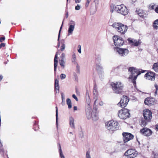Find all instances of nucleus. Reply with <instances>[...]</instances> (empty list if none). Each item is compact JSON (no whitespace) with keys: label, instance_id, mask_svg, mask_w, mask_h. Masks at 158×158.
Listing matches in <instances>:
<instances>
[{"label":"nucleus","instance_id":"1","mask_svg":"<svg viewBox=\"0 0 158 158\" xmlns=\"http://www.w3.org/2000/svg\"><path fill=\"white\" fill-rule=\"evenodd\" d=\"M86 100L87 105L85 107V113L88 119L92 118L94 121H96L98 119V114L96 110H92L91 104L90 103V99L89 94H86Z\"/></svg>","mask_w":158,"mask_h":158},{"label":"nucleus","instance_id":"2","mask_svg":"<svg viewBox=\"0 0 158 158\" xmlns=\"http://www.w3.org/2000/svg\"><path fill=\"white\" fill-rule=\"evenodd\" d=\"M128 71L131 73V75L129 76L128 78L132 80V83L134 85L136 84L135 80L137 77L141 73H144L146 71L145 70L140 69H137L134 67L129 68Z\"/></svg>","mask_w":158,"mask_h":158},{"label":"nucleus","instance_id":"3","mask_svg":"<svg viewBox=\"0 0 158 158\" xmlns=\"http://www.w3.org/2000/svg\"><path fill=\"white\" fill-rule=\"evenodd\" d=\"M111 86L114 92L117 94L121 93L124 87V85L120 81L112 82Z\"/></svg>","mask_w":158,"mask_h":158},{"label":"nucleus","instance_id":"4","mask_svg":"<svg viewBox=\"0 0 158 158\" xmlns=\"http://www.w3.org/2000/svg\"><path fill=\"white\" fill-rule=\"evenodd\" d=\"M106 127L108 130L113 131L118 129L119 124L117 121L111 120L106 123Z\"/></svg>","mask_w":158,"mask_h":158},{"label":"nucleus","instance_id":"5","mask_svg":"<svg viewBox=\"0 0 158 158\" xmlns=\"http://www.w3.org/2000/svg\"><path fill=\"white\" fill-rule=\"evenodd\" d=\"M112 26L118 32L122 34H124L127 31L128 28L126 25L120 23H114Z\"/></svg>","mask_w":158,"mask_h":158},{"label":"nucleus","instance_id":"6","mask_svg":"<svg viewBox=\"0 0 158 158\" xmlns=\"http://www.w3.org/2000/svg\"><path fill=\"white\" fill-rule=\"evenodd\" d=\"M114 9L118 13L123 15H127L128 13L127 8L123 4L117 5L114 7Z\"/></svg>","mask_w":158,"mask_h":158},{"label":"nucleus","instance_id":"7","mask_svg":"<svg viewBox=\"0 0 158 158\" xmlns=\"http://www.w3.org/2000/svg\"><path fill=\"white\" fill-rule=\"evenodd\" d=\"M118 116L122 119H126L130 117L129 110L127 109H123L119 110L118 113Z\"/></svg>","mask_w":158,"mask_h":158},{"label":"nucleus","instance_id":"8","mask_svg":"<svg viewBox=\"0 0 158 158\" xmlns=\"http://www.w3.org/2000/svg\"><path fill=\"white\" fill-rule=\"evenodd\" d=\"M114 51L120 56H126L129 53V50L125 48H114Z\"/></svg>","mask_w":158,"mask_h":158},{"label":"nucleus","instance_id":"9","mask_svg":"<svg viewBox=\"0 0 158 158\" xmlns=\"http://www.w3.org/2000/svg\"><path fill=\"white\" fill-rule=\"evenodd\" d=\"M113 40L114 45L117 47L123 45L124 43V41L122 38L117 35L113 36Z\"/></svg>","mask_w":158,"mask_h":158},{"label":"nucleus","instance_id":"10","mask_svg":"<svg viewBox=\"0 0 158 158\" xmlns=\"http://www.w3.org/2000/svg\"><path fill=\"white\" fill-rule=\"evenodd\" d=\"M129 101L128 98L126 96H123L120 102L118 103V105L122 107H126Z\"/></svg>","mask_w":158,"mask_h":158},{"label":"nucleus","instance_id":"11","mask_svg":"<svg viewBox=\"0 0 158 158\" xmlns=\"http://www.w3.org/2000/svg\"><path fill=\"white\" fill-rule=\"evenodd\" d=\"M123 140L124 143L127 142L134 138L133 135L129 133L123 132Z\"/></svg>","mask_w":158,"mask_h":158},{"label":"nucleus","instance_id":"12","mask_svg":"<svg viewBox=\"0 0 158 158\" xmlns=\"http://www.w3.org/2000/svg\"><path fill=\"white\" fill-rule=\"evenodd\" d=\"M143 114L144 118L148 121H149L152 118V112L148 109L144 110Z\"/></svg>","mask_w":158,"mask_h":158},{"label":"nucleus","instance_id":"13","mask_svg":"<svg viewBox=\"0 0 158 158\" xmlns=\"http://www.w3.org/2000/svg\"><path fill=\"white\" fill-rule=\"evenodd\" d=\"M75 22L73 21H70L69 23V27L68 29V35L72 34L75 26Z\"/></svg>","mask_w":158,"mask_h":158},{"label":"nucleus","instance_id":"14","mask_svg":"<svg viewBox=\"0 0 158 158\" xmlns=\"http://www.w3.org/2000/svg\"><path fill=\"white\" fill-rule=\"evenodd\" d=\"M155 73L152 72H149L147 73L144 76L146 79L151 81H154L155 77Z\"/></svg>","mask_w":158,"mask_h":158},{"label":"nucleus","instance_id":"15","mask_svg":"<svg viewBox=\"0 0 158 158\" xmlns=\"http://www.w3.org/2000/svg\"><path fill=\"white\" fill-rule=\"evenodd\" d=\"M140 132L144 135L148 136H150L152 134V131L147 128H143L141 129Z\"/></svg>","mask_w":158,"mask_h":158},{"label":"nucleus","instance_id":"16","mask_svg":"<svg viewBox=\"0 0 158 158\" xmlns=\"http://www.w3.org/2000/svg\"><path fill=\"white\" fill-rule=\"evenodd\" d=\"M127 40L132 45L135 46H138L141 43V42L139 40L137 41L132 39L131 38H128Z\"/></svg>","mask_w":158,"mask_h":158},{"label":"nucleus","instance_id":"17","mask_svg":"<svg viewBox=\"0 0 158 158\" xmlns=\"http://www.w3.org/2000/svg\"><path fill=\"white\" fill-rule=\"evenodd\" d=\"M144 103L148 106H151L154 104V99L150 98H146L145 100Z\"/></svg>","mask_w":158,"mask_h":158},{"label":"nucleus","instance_id":"18","mask_svg":"<svg viewBox=\"0 0 158 158\" xmlns=\"http://www.w3.org/2000/svg\"><path fill=\"white\" fill-rule=\"evenodd\" d=\"M69 123L70 127L73 129H75V124L74 122V118L70 116L69 117Z\"/></svg>","mask_w":158,"mask_h":158},{"label":"nucleus","instance_id":"19","mask_svg":"<svg viewBox=\"0 0 158 158\" xmlns=\"http://www.w3.org/2000/svg\"><path fill=\"white\" fill-rule=\"evenodd\" d=\"M55 88L56 93H59V81L57 79H55Z\"/></svg>","mask_w":158,"mask_h":158},{"label":"nucleus","instance_id":"20","mask_svg":"<svg viewBox=\"0 0 158 158\" xmlns=\"http://www.w3.org/2000/svg\"><path fill=\"white\" fill-rule=\"evenodd\" d=\"M134 150L129 149L127 150L125 153V155L127 156H128L129 158L130 156L132 153H133V151Z\"/></svg>","mask_w":158,"mask_h":158},{"label":"nucleus","instance_id":"21","mask_svg":"<svg viewBox=\"0 0 158 158\" xmlns=\"http://www.w3.org/2000/svg\"><path fill=\"white\" fill-rule=\"evenodd\" d=\"M96 69L99 72H102V67L100 63L97 64L96 65Z\"/></svg>","mask_w":158,"mask_h":158},{"label":"nucleus","instance_id":"22","mask_svg":"<svg viewBox=\"0 0 158 158\" xmlns=\"http://www.w3.org/2000/svg\"><path fill=\"white\" fill-rule=\"evenodd\" d=\"M58 62V58H54V70L55 72V74L56 75V70L57 67V63Z\"/></svg>","mask_w":158,"mask_h":158},{"label":"nucleus","instance_id":"23","mask_svg":"<svg viewBox=\"0 0 158 158\" xmlns=\"http://www.w3.org/2000/svg\"><path fill=\"white\" fill-rule=\"evenodd\" d=\"M152 69L156 72L158 71V62L155 63L153 64Z\"/></svg>","mask_w":158,"mask_h":158},{"label":"nucleus","instance_id":"24","mask_svg":"<svg viewBox=\"0 0 158 158\" xmlns=\"http://www.w3.org/2000/svg\"><path fill=\"white\" fill-rule=\"evenodd\" d=\"M133 153L131 155L129 158H134L138 154L137 152L135 150L133 151Z\"/></svg>","mask_w":158,"mask_h":158},{"label":"nucleus","instance_id":"25","mask_svg":"<svg viewBox=\"0 0 158 158\" xmlns=\"http://www.w3.org/2000/svg\"><path fill=\"white\" fill-rule=\"evenodd\" d=\"M66 103L68 106V108H71L72 107L71 101L69 98H67L66 99Z\"/></svg>","mask_w":158,"mask_h":158},{"label":"nucleus","instance_id":"26","mask_svg":"<svg viewBox=\"0 0 158 158\" xmlns=\"http://www.w3.org/2000/svg\"><path fill=\"white\" fill-rule=\"evenodd\" d=\"M153 25L154 28L156 29H158V19L154 21Z\"/></svg>","mask_w":158,"mask_h":158},{"label":"nucleus","instance_id":"27","mask_svg":"<svg viewBox=\"0 0 158 158\" xmlns=\"http://www.w3.org/2000/svg\"><path fill=\"white\" fill-rule=\"evenodd\" d=\"M62 41H63L62 42V45L61 47L60 50L61 51H63L65 49V45L64 44V40H62Z\"/></svg>","mask_w":158,"mask_h":158},{"label":"nucleus","instance_id":"28","mask_svg":"<svg viewBox=\"0 0 158 158\" xmlns=\"http://www.w3.org/2000/svg\"><path fill=\"white\" fill-rule=\"evenodd\" d=\"M59 147L60 148V158H65V157L63 154L62 150L61 148V146L60 144L59 145Z\"/></svg>","mask_w":158,"mask_h":158},{"label":"nucleus","instance_id":"29","mask_svg":"<svg viewBox=\"0 0 158 158\" xmlns=\"http://www.w3.org/2000/svg\"><path fill=\"white\" fill-rule=\"evenodd\" d=\"M76 58L75 54L73 53L72 56V61L73 63H75L76 61Z\"/></svg>","mask_w":158,"mask_h":158},{"label":"nucleus","instance_id":"30","mask_svg":"<svg viewBox=\"0 0 158 158\" xmlns=\"http://www.w3.org/2000/svg\"><path fill=\"white\" fill-rule=\"evenodd\" d=\"M56 124L57 125V123H58V109L57 107V106L56 107Z\"/></svg>","mask_w":158,"mask_h":158},{"label":"nucleus","instance_id":"31","mask_svg":"<svg viewBox=\"0 0 158 158\" xmlns=\"http://www.w3.org/2000/svg\"><path fill=\"white\" fill-rule=\"evenodd\" d=\"M60 64L61 66L63 68H64L65 67V61H59Z\"/></svg>","mask_w":158,"mask_h":158},{"label":"nucleus","instance_id":"32","mask_svg":"<svg viewBox=\"0 0 158 158\" xmlns=\"http://www.w3.org/2000/svg\"><path fill=\"white\" fill-rule=\"evenodd\" d=\"M93 94L95 97H97L98 95V92L96 89H94L93 91Z\"/></svg>","mask_w":158,"mask_h":158},{"label":"nucleus","instance_id":"33","mask_svg":"<svg viewBox=\"0 0 158 158\" xmlns=\"http://www.w3.org/2000/svg\"><path fill=\"white\" fill-rule=\"evenodd\" d=\"M86 158H91L90 155V152L89 151H87L86 152Z\"/></svg>","mask_w":158,"mask_h":158},{"label":"nucleus","instance_id":"34","mask_svg":"<svg viewBox=\"0 0 158 158\" xmlns=\"http://www.w3.org/2000/svg\"><path fill=\"white\" fill-rule=\"evenodd\" d=\"M66 76L65 74L62 73L60 75V77L61 79L62 80L65 79L66 77Z\"/></svg>","mask_w":158,"mask_h":158},{"label":"nucleus","instance_id":"35","mask_svg":"<svg viewBox=\"0 0 158 158\" xmlns=\"http://www.w3.org/2000/svg\"><path fill=\"white\" fill-rule=\"evenodd\" d=\"M62 25L61 26L60 28V31H59V34H58V41H59V40L60 36V31H61L62 28Z\"/></svg>","mask_w":158,"mask_h":158},{"label":"nucleus","instance_id":"36","mask_svg":"<svg viewBox=\"0 0 158 158\" xmlns=\"http://www.w3.org/2000/svg\"><path fill=\"white\" fill-rule=\"evenodd\" d=\"M81 6L77 4V5L75 7V9L76 10H79L81 8Z\"/></svg>","mask_w":158,"mask_h":158},{"label":"nucleus","instance_id":"37","mask_svg":"<svg viewBox=\"0 0 158 158\" xmlns=\"http://www.w3.org/2000/svg\"><path fill=\"white\" fill-rule=\"evenodd\" d=\"M138 14L140 17H142V18H144L145 17L143 14L142 13H141V12H139L138 13Z\"/></svg>","mask_w":158,"mask_h":158},{"label":"nucleus","instance_id":"38","mask_svg":"<svg viewBox=\"0 0 158 158\" xmlns=\"http://www.w3.org/2000/svg\"><path fill=\"white\" fill-rule=\"evenodd\" d=\"M61 96L62 101H64V100L65 98H64V95L63 93H61Z\"/></svg>","mask_w":158,"mask_h":158},{"label":"nucleus","instance_id":"39","mask_svg":"<svg viewBox=\"0 0 158 158\" xmlns=\"http://www.w3.org/2000/svg\"><path fill=\"white\" fill-rule=\"evenodd\" d=\"M91 0H87V2L85 4V6L87 7L88 6L89 3L91 1Z\"/></svg>","mask_w":158,"mask_h":158},{"label":"nucleus","instance_id":"40","mask_svg":"<svg viewBox=\"0 0 158 158\" xmlns=\"http://www.w3.org/2000/svg\"><path fill=\"white\" fill-rule=\"evenodd\" d=\"M155 6L154 5H150L149 6V8L151 9H154L155 8Z\"/></svg>","mask_w":158,"mask_h":158},{"label":"nucleus","instance_id":"41","mask_svg":"<svg viewBox=\"0 0 158 158\" xmlns=\"http://www.w3.org/2000/svg\"><path fill=\"white\" fill-rule=\"evenodd\" d=\"M78 48L79 49H78V51L80 53H81V46L80 45H78Z\"/></svg>","mask_w":158,"mask_h":158},{"label":"nucleus","instance_id":"42","mask_svg":"<svg viewBox=\"0 0 158 158\" xmlns=\"http://www.w3.org/2000/svg\"><path fill=\"white\" fill-rule=\"evenodd\" d=\"M60 52H56V54L55 55V58H54L57 59L58 58V56L57 55H59L60 54Z\"/></svg>","mask_w":158,"mask_h":158},{"label":"nucleus","instance_id":"43","mask_svg":"<svg viewBox=\"0 0 158 158\" xmlns=\"http://www.w3.org/2000/svg\"><path fill=\"white\" fill-rule=\"evenodd\" d=\"M72 97L74 99H75L77 101H78V99L76 96L75 94H73L72 95Z\"/></svg>","mask_w":158,"mask_h":158},{"label":"nucleus","instance_id":"44","mask_svg":"<svg viewBox=\"0 0 158 158\" xmlns=\"http://www.w3.org/2000/svg\"><path fill=\"white\" fill-rule=\"evenodd\" d=\"M142 124L141 125L142 126H144L146 124V123L144 121H143L142 122Z\"/></svg>","mask_w":158,"mask_h":158},{"label":"nucleus","instance_id":"45","mask_svg":"<svg viewBox=\"0 0 158 158\" xmlns=\"http://www.w3.org/2000/svg\"><path fill=\"white\" fill-rule=\"evenodd\" d=\"M60 58H65V54L64 53H63L61 54V55L60 56Z\"/></svg>","mask_w":158,"mask_h":158},{"label":"nucleus","instance_id":"46","mask_svg":"<svg viewBox=\"0 0 158 158\" xmlns=\"http://www.w3.org/2000/svg\"><path fill=\"white\" fill-rule=\"evenodd\" d=\"M5 40V37H1L0 38V42H3L4 40Z\"/></svg>","mask_w":158,"mask_h":158},{"label":"nucleus","instance_id":"47","mask_svg":"<svg viewBox=\"0 0 158 158\" xmlns=\"http://www.w3.org/2000/svg\"><path fill=\"white\" fill-rule=\"evenodd\" d=\"M5 46V44L4 43H2L0 44V48H1L2 47H4Z\"/></svg>","mask_w":158,"mask_h":158},{"label":"nucleus","instance_id":"48","mask_svg":"<svg viewBox=\"0 0 158 158\" xmlns=\"http://www.w3.org/2000/svg\"><path fill=\"white\" fill-rule=\"evenodd\" d=\"M155 87L156 88V90H158V86L156 85L155 84Z\"/></svg>","mask_w":158,"mask_h":158},{"label":"nucleus","instance_id":"49","mask_svg":"<svg viewBox=\"0 0 158 158\" xmlns=\"http://www.w3.org/2000/svg\"><path fill=\"white\" fill-rule=\"evenodd\" d=\"M81 0H75V2L76 3H80Z\"/></svg>","mask_w":158,"mask_h":158},{"label":"nucleus","instance_id":"50","mask_svg":"<svg viewBox=\"0 0 158 158\" xmlns=\"http://www.w3.org/2000/svg\"><path fill=\"white\" fill-rule=\"evenodd\" d=\"M155 11L156 13H158V6L155 8Z\"/></svg>","mask_w":158,"mask_h":158},{"label":"nucleus","instance_id":"51","mask_svg":"<svg viewBox=\"0 0 158 158\" xmlns=\"http://www.w3.org/2000/svg\"><path fill=\"white\" fill-rule=\"evenodd\" d=\"M103 104H104V103L102 101H101L99 103V105L100 106H101L103 105Z\"/></svg>","mask_w":158,"mask_h":158},{"label":"nucleus","instance_id":"52","mask_svg":"<svg viewBox=\"0 0 158 158\" xmlns=\"http://www.w3.org/2000/svg\"><path fill=\"white\" fill-rule=\"evenodd\" d=\"M64 59L65 58H60V59L59 60V61H65L64 60Z\"/></svg>","mask_w":158,"mask_h":158},{"label":"nucleus","instance_id":"53","mask_svg":"<svg viewBox=\"0 0 158 158\" xmlns=\"http://www.w3.org/2000/svg\"><path fill=\"white\" fill-rule=\"evenodd\" d=\"M3 78V77L2 75H0V82L2 80Z\"/></svg>","mask_w":158,"mask_h":158},{"label":"nucleus","instance_id":"54","mask_svg":"<svg viewBox=\"0 0 158 158\" xmlns=\"http://www.w3.org/2000/svg\"><path fill=\"white\" fill-rule=\"evenodd\" d=\"M58 45H57V46H58V48H59L60 46V42H59V40L58 41Z\"/></svg>","mask_w":158,"mask_h":158},{"label":"nucleus","instance_id":"55","mask_svg":"<svg viewBox=\"0 0 158 158\" xmlns=\"http://www.w3.org/2000/svg\"><path fill=\"white\" fill-rule=\"evenodd\" d=\"M97 100V97H96V98L95 99V101L94 102V104L95 105L96 104V103Z\"/></svg>","mask_w":158,"mask_h":158},{"label":"nucleus","instance_id":"56","mask_svg":"<svg viewBox=\"0 0 158 158\" xmlns=\"http://www.w3.org/2000/svg\"><path fill=\"white\" fill-rule=\"evenodd\" d=\"M74 110H77V107L76 106H74Z\"/></svg>","mask_w":158,"mask_h":158},{"label":"nucleus","instance_id":"57","mask_svg":"<svg viewBox=\"0 0 158 158\" xmlns=\"http://www.w3.org/2000/svg\"><path fill=\"white\" fill-rule=\"evenodd\" d=\"M156 129L158 131V123L156 125Z\"/></svg>","mask_w":158,"mask_h":158},{"label":"nucleus","instance_id":"58","mask_svg":"<svg viewBox=\"0 0 158 158\" xmlns=\"http://www.w3.org/2000/svg\"><path fill=\"white\" fill-rule=\"evenodd\" d=\"M157 90H156V91H155V95H156L157 94Z\"/></svg>","mask_w":158,"mask_h":158},{"label":"nucleus","instance_id":"59","mask_svg":"<svg viewBox=\"0 0 158 158\" xmlns=\"http://www.w3.org/2000/svg\"><path fill=\"white\" fill-rule=\"evenodd\" d=\"M61 104L63 105H64V101H62Z\"/></svg>","mask_w":158,"mask_h":158},{"label":"nucleus","instance_id":"60","mask_svg":"<svg viewBox=\"0 0 158 158\" xmlns=\"http://www.w3.org/2000/svg\"><path fill=\"white\" fill-rule=\"evenodd\" d=\"M68 17V13H67V15H66V17L67 18Z\"/></svg>","mask_w":158,"mask_h":158},{"label":"nucleus","instance_id":"61","mask_svg":"<svg viewBox=\"0 0 158 158\" xmlns=\"http://www.w3.org/2000/svg\"><path fill=\"white\" fill-rule=\"evenodd\" d=\"M70 134H71L73 135V133H72V132H70Z\"/></svg>","mask_w":158,"mask_h":158},{"label":"nucleus","instance_id":"62","mask_svg":"<svg viewBox=\"0 0 158 158\" xmlns=\"http://www.w3.org/2000/svg\"><path fill=\"white\" fill-rule=\"evenodd\" d=\"M157 52L158 53V49L157 50Z\"/></svg>","mask_w":158,"mask_h":158},{"label":"nucleus","instance_id":"63","mask_svg":"<svg viewBox=\"0 0 158 158\" xmlns=\"http://www.w3.org/2000/svg\"><path fill=\"white\" fill-rule=\"evenodd\" d=\"M68 0H67V1H68Z\"/></svg>","mask_w":158,"mask_h":158}]
</instances>
